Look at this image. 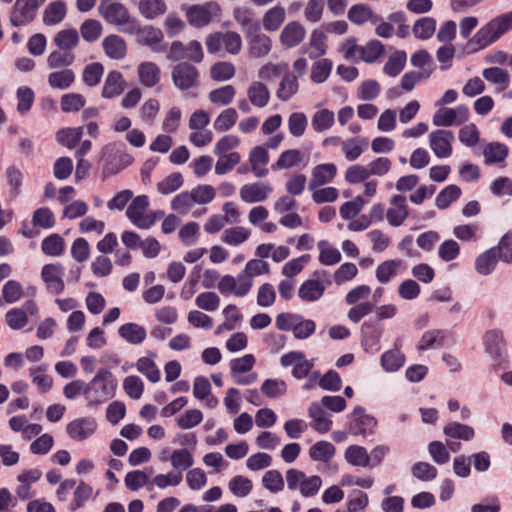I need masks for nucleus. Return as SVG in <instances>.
Returning a JSON list of instances; mask_svg holds the SVG:
<instances>
[{
  "label": "nucleus",
  "mask_w": 512,
  "mask_h": 512,
  "mask_svg": "<svg viewBox=\"0 0 512 512\" xmlns=\"http://www.w3.org/2000/svg\"><path fill=\"white\" fill-rule=\"evenodd\" d=\"M512 30V11L498 15L483 25L468 41L474 50H482Z\"/></svg>",
  "instance_id": "f257e3e1"
},
{
  "label": "nucleus",
  "mask_w": 512,
  "mask_h": 512,
  "mask_svg": "<svg viewBox=\"0 0 512 512\" xmlns=\"http://www.w3.org/2000/svg\"><path fill=\"white\" fill-rule=\"evenodd\" d=\"M118 381L108 368H99L94 377L87 382L88 408L106 403L116 395Z\"/></svg>",
  "instance_id": "f03ea898"
},
{
  "label": "nucleus",
  "mask_w": 512,
  "mask_h": 512,
  "mask_svg": "<svg viewBox=\"0 0 512 512\" xmlns=\"http://www.w3.org/2000/svg\"><path fill=\"white\" fill-rule=\"evenodd\" d=\"M332 283L326 270H315L312 278L305 280L298 289V296L304 302H316L322 298Z\"/></svg>",
  "instance_id": "7ed1b4c3"
},
{
  "label": "nucleus",
  "mask_w": 512,
  "mask_h": 512,
  "mask_svg": "<svg viewBox=\"0 0 512 512\" xmlns=\"http://www.w3.org/2000/svg\"><path fill=\"white\" fill-rule=\"evenodd\" d=\"M199 71L189 62H180L172 67V82L180 91H190L199 86Z\"/></svg>",
  "instance_id": "20e7f679"
},
{
  "label": "nucleus",
  "mask_w": 512,
  "mask_h": 512,
  "mask_svg": "<svg viewBox=\"0 0 512 512\" xmlns=\"http://www.w3.org/2000/svg\"><path fill=\"white\" fill-rule=\"evenodd\" d=\"M469 115V108L461 104L454 108L438 109L432 117V122L438 127L459 126L468 121Z\"/></svg>",
  "instance_id": "39448f33"
},
{
  "label": "nucleus",
  "mask_w": 512,
  "mask_h": 512,
  "mask_svg": "<svg viewBox=\"0 0 512 512\" xmlns=\"http://www.w3.org/2000/svg\"><path fill=\"white\" fill-rule=\"evenodd\" d=\"M98 13L107 23L116 26H124L129 21L127 7L118 0H101Z\"/></svg>",
  "instance_id": "423d86ee"
},
{
  "label": "nucleus",
  "mask_w": 512,
  "mask_h": 512,
  "mask_svg": "<svg viewBox=\"0 0 512 512\" xmlns=\"http://www.w3.org/2000/svg\"><path fill=\"white\" fill-rule=\"evenodd\" d=\"M350 419L348 423V431L350 434L358 436H367L374 433L377 426V420L366 413L363 407L357 406L353 412L348 415Z\"/></svg>",
  "instance_id": "0eeeda50"
},
{
  "label": "nucleus",
  "mask_w": 512,
  "mask_h": 512,
  "mask_svg": "<svg viewBox=\"0 0 512 512\" xmlns=\"http://www.w3.org/2000/svg\"><path fill=\"white\" fill-rule=\"evenodd\" d=\"M37 11V0H16L10 13V23L13 27L28 25L35 19Z\"/></svg>",
  "instance_id": "6e6552de"
},
{
  "label": "nucleus",
  "mask_w": 512,
  "mask_h": 512,
  "mask_svg": "<svg viewBox=\"0 0 512 512\" xmlns=\"http://www.w3.org/2000/svg\"><path fill=\"white\" fill-rule=\"evenodd\" d=\"M383 334V328L376 320H367L361 326V345L363 349L370 354L377 353L380 346V339Z\"/></svg>",
  "instance_id": "1a4fd4ad"
},
{
  "label": "nucleus",
  "mask_w": 512,
  "mask_h": 512,
  "mask_svg": "<svg viewBox=\"0 0 512 512\" xmlns=\"http://www.w3.org/2000/svg\"><path fill=\"white\" fill-rule=\"evenodd\" d=\"M454 133L450 130L439 129L429 134V146L437 158H448L452 155Z\"/></svg>",
  "instance_id": "9d476101"
},
{
  "label": "nucleus",
  "mask_w": 512,
  "mask_h": 512,
  "mask_svg": "<svg viewBox=\"0 0 512 512\" xmlns=\"http://www.w3.org/2000/svg\"><path fill=\"white\" fill-rule=\"evenodd\" d=\"M105 164L103 171L107 175H114L131 165L133 157L121 149L106 146L104 149Z\"/></svg>",
  "instance_id": "9b49d317"
},
{
  "label": "nucleus",
  "mask_w": 512,
  "mask_h": 512,
  "mask_svg": "<svg viewBox=\"0 0 512 512\" xmlns=\"http://www.w3.org/2000/svg\"><path fill=\"white\" fill-rule=\"evenodd\" d=\"M64 271L65 268L60 263L46 264L42 267L41 278L52 294H61L64 291Z\"/></svg>",
  "instance_id": "f8f14e48"
},
{
  "label": "nucleus",
  "mask_w": 512,
  "mask_h": 512,
  "mask_svg": "<svg viewBox=\"0 0 512 512\" xmlns=\"http://www.w3.org/2000/svg\"><path fill=\"white\" fill-rule=\"evenodd\" d=\"M220 12V7L215 2H207L203 5H194L187 11V19L192 26L201 28L209 24L214 15Z\"/></svg>",
  "instance_id": "ddd939ff"
},
{
  "label": "nucleus",
  "mask_w": 512,
  "mask_h": 512,
  "mask_svg": "<svg viewBox=\"0 0 512 512\" xmlns=\"http://www.w3.org/2000/svg\"><path fill=\"white\" fill-rule=\"evenodd\" d=\"M273 187L267 182H253L245 184L240 188V199L248 204L266 201L271 193Z\"/></svg>",
  "instance_id": "4468645a"
},
{
  "label": "nucleus",
  "mask_w": 512,
  "mask_h": 512,
  "mask_svg": "<svg viewBox=\"0 0 512 512\" xmlns=\"http://www.w3.org/2000/svg\"><path fill=\"white\" fill-rule=\"evenodd\" d=\"M97 429V422L92 417H80L66 426L68 436L75 441H83L91 437Z\"/></svg>",
  "instance_id": "2eb2a0df"
},
{
  "label": "nucleus",
  "mask_w": 512,
  "mask_h": 512,
  "mask_svg": "<svg viewBox=\"0 0 512 512\" xmlns=\"http://www.w3.org/2000/svg\"><path fill=\"white\" fill-rule=\"evenodd\" d=\"M217 288L222 295L232 293L237 297H244L250 292V283L240 273L236 277L224 275L220 278Z\"/></svg>",
  "instance_id": "dca6fc26"
},
{
  "label": "nucleus",
  "mask_w": 512,
  "mask_h": 512,
  "mask_svg": "<svg viewBox=\"0 0 512 512\" xmlns=\"http://www.w3.org/2000/svg\"><path fill=\"white\" fill-rule=\"evenodd\" d=\"M149 205L150 201L147 195H139L132 199L126 210V216L135 227L144 228Z\"/></svg>",
  "instance_id": "f3484780"
},
{
  "label": "nucleus",
  "mask_w": 512,
  "mask_h": 512,
  "mask_svg": "<svg viewBox=\"0 0 512 512\" xmlns=\"http://www.w3.org/2000/svg\"><path fill=\"white\" fill-rule=\"evenodd\" d=\"M305 36L306 30L304 26L297 21H292L284 26L279 40L284 48L291 49L298 46L305 39Z\"/></svg>",
  "instance_id": "a211bd4d"
},
{
  "label": "nucleus",
  "mask_w": 512,
  "mask_h": 512,
  "mask_svg": "<svg viewBox=\"0 0 512 512\" xmlns=\"http://www.w3.org/2000/svg\"><path fill=\"white\" fill-rule=\"evenodd\" d=\"M483 344L486 353L489 354L494 361L500 362L505 350L503 332L499 329L488 330L483 336Z\"/></svg>",
  "instance_id": "6ab92c4d"
},
{
  "label": "nucleus",
  "mask_w": 512,
  "mask_h": 512,
  "mask_svg": "<svg viewBox=\"0 0 512 512\" xmlns=\"http://www.w3.org/2000/svg\"><path fill=\"white\" fill-rule=\"evenodd\" d=\"M337 174V166L334 163H323L316 165L311 172L309 190H315L333 181Z\"/></svg>",
  "instance_id": "aec40b11"
},
{
  "label": "nucleus",
  "mask_w": 512,
  "mask_h": 512,
  "mask_svg": "<svg viewBox=\"0 0 512 512\" xmlns=\"http://www.w3.org/2000/svg\"><path fill=\"white\" fill-rule=\"evenodd\" d=\"M390 205L391 207L386 212L387 221L392 227H399L408 217L406 197L394 195L390 200Z\"/></svg>",
  "instance_id": "412c9836"
},
{
  "label": "nucleus",
  "mask_w": 512,
  "mask_h": 512,
  "mask_svg": "<svg viewBox=\"0 0 512 512\" xmlns=\"http://www.w3.org/2000/svg\"><path fill=\"white\" fill-rule=\"evenodd\" d=\"M249 44V53L252 57L263 58L267 56L272 49L271 38L262 33L261 29H257V32H252L247 35Z\"/></svg>",
  "instance_id": "4be33fe9"
},
{
  "label": "nucleus",
  "mask_w": 512,
  "mask_h": 512,
  "mask_svg": "<svg viewBox=\"0 0 512 512\" xmlns=\"http://www.w3.org/2000/svg\"><path fill=\"white\" fill-rule=\"evenodd\" d=\"M163 33L160 29L153 26H144L137 42L141 45L148 46L154 52H164L166 50V44L163 43Z\"/></svg>",
  "instance_id": "5701e85b"
},
{
  "label": "nucleus",
  "mask_w": 512,
  "mask_h": 512,
  "mask_svg": "<svg viewBox=\"0 0 512 512\" xmlns=\"http://www.w3.org/2000/svg\"><path fill=\"white\" fill-rule=\"evenodd\" d=\"M270 156L267 149L263 146H255L249 153V163L251 171L257 178H264L268 175V168L266 167L269 163Z\"/></svg>",
  "instance_id": "b1692460"
},
{
  "label": "nucleus",
  "mask_w": 512,
  "mask_h": 512,
  "mask_svg": "<svg viewBox=\"0 0 512 512\" xmlns=\"http://www.w3.org/2000/svg\"><path fill=\"white\" fill-rule=\"evenodd\" d=\"M106 56L113 60H122L127 54L126 41L117 34L106 36L102 41Z\"/></svg>",
  "instance_id": "393cba45"
},
{
  "label": "nucleus",
  "mask_w": 512,
  "mask_h": 512,
  "mask_svg": "<svg viewBox=\"0 0 512 512\" xmlns=\"http://www.w3.org/2000/svg\"><path fill=\"white\" fill-rule=\"evenodd\" d=\"M347 18L358 26L367 22L376 23L379 20V17L374 14L372 8L365 3L352 5L347 12Z\"/></svg>",
  "instance_id": "a878e982"
},
{
  "label": "nucleus",
  "mask_w": 512,
  "mask_h": 512,
  "mask_svg": "<svg viewBox=\"0 0 512 512\" xmlns=\"http://www.w3.org/2000/svg\"><path fill=\"white\" fill-rule=\"evenodd\" d=\"M125 85V80L123 79V76L119 71H110L107 74L106 79L104 81L101 95L103 98L106 99H111L116 96H119L124 91Z\"/></svg>",
  "instance_id": "bb28decb"
},
{
  "label": "nucleus",
  "mask_w": 512,
  "mask_h": 512,
  "mask_svg": "<svg viewBox=\"0 0 512 512\" xmlns=\"http://www.w3.org/2000/svg\"><path fill=\"white\" fill-rule=\"evenodd\" d=\"M137 73L140 83L148 88L154 87L161 76L160 68L154 62H142L137 67Z\"/></svg>",
  "instance_id": "cd10ccee"
},
{
  "label": "nucleus",
  "mask_w": 512,
  "mask_h": 512,
  "mask_svg": "<svg viewBox=\"0 0 512 512\" xmlns=\"http://www.w3.org/2000/svg\"><path fill=\"white\" fill-rule=\"evenodd\" d=\"M79 43V32L75 28H67L58 31L54 38L53 44L57 49L72 52Z\"/></svg>",
  "instance_id": "c85d7f7f"
},
{
  "label": "nucleus",
  "mask_w": 512,
  "mask_h": 512,
  "mask_svg": "<svg viewBox=\"0 0 512 512\" xmlns=\"http://www.w3.org/2000/svg\"><path fill=\"white\" fill-rule=\"evenodd\" d=\"M233 16L236 22L241 26L245 33V37L252 32H257V29H261L259 20L253 19V13L249 8L238 7L233 11Z\"/></svg>",
  "instance_id": "c756f323"
},
{
  "label": "nucleus",
  "mask_w": 512,
  "mask_h": 512,
  "mask_svg": "<svg viewBox=\"0 0 512 512\" xmlns=\"http://www.w3.org/2000/svg\"><path fill=\"white\" fill-rule=\"evenodd\" d=\"M444 435L449 439L471 441L475 437L473 427L457 421L447 423L443 427Z\"/></svg>",
  "instance_id": "7c9ffc66"
},
{
  "label": "nucleus",
  "mask_w": 512,
  "mask_h": 512,
  "mask_svg": "<svg viewBox=\"0 0 512 512\" xmlns=\"http://www.w3.org/2000/svg\"><path fill=\"white\" fill-rule=\"evenodd\" d=\"M247 96L251 104L258 108L265 107L270 100L268 87L261 81H254L247 90Z\"/></svg>",
  "instance_id": "2f4dec72"
},
{
  "label": "nucleus",
  "mask_w": 512,
  "mask_h": 512,
  "mask_svg": "<svg viewBox=\"0 0 512 512\" xmlns=\"http://www.w3.org/2000/svg\"><path fill=\"white\" fill-rule=\"evenodd\" d=\"M152 469L149 472L144 470H133L126 474L124 482L131 491H137L142 487H147L149 491L153 490V483L149 481Z\"/></svg>",
  "instance_id": "473e14b6"
},
{
  "label": "nucleus",
  "mask_w": 512,
  "mask_h": 512,
  "mask_svg": "<svg viewBox=\"0 0 512 512\" xmlns=\"http://www.w3.org/2000/svg\"><path fill=\"white\" fill-rule=\"evenodd\" d=\"M48 364L42 363L38 366H32L29 368V375L42 393H46L51 390L53 386V378L47 375Z\"/></svg>",
  "instance_id": "72a5a7b5"
},
{
  "label": "nucleus",
  "mask_w": 512,
  "mask_h": 512,
  "mask_svg": "<svg viewBox=\"0 0 512 512\" xmlns=\"http://www.w3.org/2000/svg\"><path fill=\"white\" fill-rule=\"evenodd\" d=\"M405 355L399 348H394L384 352L381 356V367L388 373H394L400 370L405 364Z\"/></svg>",
  "instance_id": "f704fd0d"
},
{
  "label": "nucleus",
  "mask_w": 512,
  "mask_h": 512,
  "mask_svg": "<svg viewBox=\"0 0 512 512\" xmlns=\"http://www.w3.org/2000/svg\"><path fill=\"white\" fill-rule=\"evenodd\" d=\"M67 7L63 1H53L43 12V23L47 26H54L62 22L66 17Z\"/></svg>",
  "instance_id": "c9c22d12"
},
{
  "label": "nucleus",
  "mask_w": 512,
  "mask_h": 512,
  "mask_svg": "<svg viewBox=\"0 0 512 512\" xmlns=\"http://www.w3.org/2000/svg\"><path fill=\"white\" fill-rule=\"evenodd\" d=\"M309 416L314 420L313 428L321 433H327L332 426V421L327 416L321 404L317 402L311 403L308 409Z\"/></svg>",
  "instance_id": "e433bc0d"
},
{
  "label": "nucleus",
  "mask_w": 512,
  "mask_h": 512,
  "mask_svg": "<svg viewBox=\"0 0 512 512\" xmlns=\"http://www.w3.org/2000/svg\"><path fill=\"white\" fill-rule=\"evenodd\" d=\"M500 259L495 254V249H488L475 259V270L482 276L490 275L496 268Z\"/></svg>",
  "instance_id": "4c0bfd02"
},
{
  "label": "nucleus",
  "mask_w": 512,
  "mask_h": 512,
  "mask_svg": "<svg viewBox=\"0 0 512 512\" xmlns=\"http://www.w3.org/2000/svg\"><path fill=\"white\" fill-rule=\"evenodd\" d=\"M286 18L285 9L282 6H274L268 9L262 18L263 28L269 32L277 31Z\"/></svg>",
  "instance_id": "58836bf2"
},
{
  "label": "nucleus",
  "mask_w": 512,
  "mask_h": 512,
  "mask_svg": "<svg viewBox=\"0 0 512 512\" xmlns=\"http://www.w3.org/2000/svg\"><path fill=\"white\" fill-rule=\"evenodd\" d=\"M118 333L121 338L133 345H139L145 340L147 333L143 326L136 323H126L119 327Z\"/></svg>",
  "instance_id": "ea45409f"
},
{
  "label": "nucleus",
  "mask_w": 512,
  "mask_h": 512,
  "mask_svg": "<svg viewBox=\"0 0 512 512\" xmlns=\"http://www.w3.org/2000/svg\"><path fill=\"white\" fill-rule=\"evenodd\" d=\"M345 460L352 466L369 467L370 455L367 449L360 445H350L346 448L344 454Z\"/></svg>",
  "instance_id": "a19ab883"
},
{
  "label": "nucleus",
  "mask_w": 512,
  "mask_h": 512,
  "mask_svg": "<svg viewBox=\"0 0 512 512\" xmlns=\"http://www.w3.org/2000/svg\"><path fill=\"white\" fill-rule=\"evenodd\" d=\"M299 90V82L296 75L286 73L279 83L276 96L283 102L289 101Z\"/></svg>",
  "instance_id": "79ce46f5"
},
{
  "label": "nucleus",
  "mask_w": 512,
  "mask_h": 512,
  "mask_svg": "<svg viewBox=\"0 0 512 512\" xmlns=\"http://www.w3.org/2000/svg\"><path fill=\"white\" fill-rule=\"evenodd\" d=\"M368 146L366 138H349L342 142V152L346 160L352 162L357 160Z\"/></svg>",
  "instance_id": "37998d69"
},
{
  "label": "nucleus",
  "mask_w": 512,
  "mask_h": 512,
  "mask_svg": "<svg viewBox=\"0 0 512 512\" xmlns=\"http://www.w3.org/2000/svg\"><path fill=\"white\" fill-rule=\"evenodd\" d=\"M83 131H84L83 126L73 127V128L72 127L62 128V129L58 130L56 133V141L60 145L66 147L68 149H72L81 140V138L83 136Z\"/></svg>",
  "instance_id": "c03bdc74"
},
{
  "label": "nucleus",
  "mask_w": 512,
  "mask_h": 512,
  "mask_svg": "<svg viewBox=\"0 0 512 512\" xmlns=\"http://www.w3.org/2000/svg\"><path fill=\"white\" fill-rule=\"evenodd\" d=\"M402 264L403 261L400 259H390L380 263L375 271L377 281L388 284L397 275V270Z\"/></svg>",
  "instance_id": "a18cd8bd"
},
{
  "label": "nucleus",
  "mask_w": 512,
  "mask_h": 512,
  "mask_svg": "<svg viewBox=\"0 0 512 512\" xmlns=\"http://www.w3.org/2000/svg\"><path fill=\"white\" fill-rule=\"evenodd\" d=\"M139 13L147 20H153L166 13L167 6L164 0H140Z\"/></svg>",
  "instance_id": "49530a36"
},
{
  "label": "nucleus",
  "mask_w": 512,
  "mask_h": 512,
  "mask_svg": "<svg viewBox=\"0 0 512 512\" xmlns=\"http://www.w3.org/2000/svg\"><path fill=\"white\" fill-rule=\"evenodd\" d=\"M319 249V262L325 266L338 264L341 259L340 251L333 247L327 240H320L317 244Z\"/></svg>",
  "instance_id": "de8ad7c7"
},
{
  "label": "nucleus",
  "mask_w": 512,
  "mask_h": 512,
  "mask_svg": "<svg viewBox=\"0 0 512 512\" xmlns=\"http://www.w3.org/2000/svg\"><path fill=\"white\" fill-rule=\"evenodd\" d=\"M462 195L459 186L451 184L443 188L435 199V205L440 210L447 209L453 202L457 201Z\"/></svg>",
  "instance_id": "09e8293b"
},
{
  "label": "nucleus",
  "mask_w": 512,
  "mask_h": 512,
  "mask_svg": "<svg viewBox=\"0 0 512 512\" xmlns=\"http://www.w3.org/2000/svg\"><path fill=\"white\" fill-rule=\"evenodd\" d=\"M42 252L50 257H59L65 250V240L57 233L44 238L41 243Z\"/></svg>",
  "instance_id": "8fccbe9b"
},
{
  "label": "nucleus",
  "mask_w": 512,
  "mask_h": 512,
  "mask_svg": "<svg viewBox=\"0 0 512 512\" xmlns=\"http://www.w3.org/2000/svg\"><path fill=\"white\" fill-rule=\"evenodd\" d=\"M270 265L268 262L261 259H251L249 260L245 268L240 272L241 276L245 277V280L249 281L250 289L253 286V278L255 276L263 275L269 273Z\"/></svg>",
  "instance_id": "3c124183"
},
{
  "label": "nucleus",
  "mask_w": 512,
  "mask_h": 512,
  "mask_svg": "<svg viewBox=\"0 0 512 512\" xmlns=\"http://www.w3.org/2000/svg\"><path fill=\"white\" fill-rule=\"evenodd\" d=\"M335 454V447L328 441H318L309 449V456L313 461L329 462Z\"/></svg>",
  "instance_id": "603ef678"
},
{
  "label": "nucleus",
  "mask_w": 512,
  "mask_h": 512,
  "mask_svg": "<svg viewBox=\"0 0 512 512\" xmlns=\"http://www.w3.org/2000/svg\"><path fill=\"white\" fill-rule=\"evenodd\" d=\"M406 61V52L403 50H398L389 56L383 67V72L390 77H396L404 69Z\"/></svg>",
  "instance_id": "864d4df0"
},
{
  "label": "nucleus",
  "mask_w": 512,
  "mask_h": 512,
  "mask_svg": "<svg viewBox=\"0 0 512 512\" xmlns=\"http://www.w3.org/2000/svg\"><path fill=\"white\" fill-rule=\"evenodd\" d=\"M75 81V73L71 69H62L49 74L48 83L54 89L66 90Z\"/></svg>",
  "instance_id": "5fc2aeb1"
},
{
  "label": "nucleus",
  "mask_w": 512,
  "mask_h": 512,
  "mask_svg": "<svg viewBox=\"0 0 512 512\" xmlns=\"http://www.w3.org/2000/svg\"><path fill=\"white\" fill-rule=\"evenodd\" d=\"M436 30V20L432 17H422L415 21L412 33L417 39L427 40L433 36Z\"/></svg>",
  "instance_id": "6e6d98bb"
},
{
  "label": "nucleus",
  "mask_w": 512,
  "mask_h": 512,
  "mask_svg": "<svg viewBox=\"0 0 512 512\" xmlns=\"http://www.w3.org/2000/svg\"><path fill=\"white\" fill-rule=\"evenodd\" d=\"M308 56L311 59H317L326 54V35L324 32L315 29L312 31L309 39Z\"/></svg>",
  "instance_id": "4d7b16f0"
},
{
  "label": "nucleus",
  "mask_w": 512,
  "mask_h": 512,
  "mask_svg": "<svg viewBox=\"0 0 512 512\" xmlns=\"http://www.w3.org/2000/svg\"><path fill=\"white\" fill-rule=\"evenodd\" d=\"M483 78L495 85H500V90L508 87L510 82V75L506 69L500 67H489L482 71Z\"/></svg>",
  "instance_id": "13d9d810"
},
{
  "label": "nucleus",
  "mask_w": 512,
  "mask_h": 512,
  "mask_svg": "<svg viewBox=\"0 0 512 512\" xmlns=\"http://www.w3.org/2000/svg\"><path fill=\"white\" fill-rule=\"evenodd\" d=\"M483 155L487 164L503 162L508 155V148L505 144L491 142L485 146Z\"/></svg>",
  "instance_id": "bf43d9fd"
},
{
  "label": "nucleus",
  "mask_w": 512,
  "mask_h": 512,
  "mask_svg": "<svg viewBox=\"0 0 512 512\" xmlns=\"http://www.w3.org/2000/svg\"><path fill=\"white\" fill-rule=\"evenodd\" d=\"M333 62L330 59H320L313 63L311 68V81L320 84L325 82L331 74Z\"/></svg>",
  "instance_id": "052dcab7"
},
{
  "label": "nucleus",
  "mask_w": 512,
  "mask_h": 512,
  "mask_svg": "<svg viewBox=\"0 0 512 512\" xmlns=\"http://www.w3.org/2000/svg\"><path fill=\"white\" fill-rule=\"evenodd\" d=\"M228 488L234 496L244 498L251 493L253 483L246 476L236 475L230 479Z\"/></svg>",
  "instance_id": "680f3d73"
},
{
  "label": "nucleus",
  "mask_w": 512,
  "mask_h": 512,
  "mask_svg": "<svg viewBox=\"0 0 512 512\" xmlns=\"http://www.w3.org/2000/svg\"><path fill=\"white\" fill-rule=\"evenodd\" d=\"M193 201L198 205H207L216 197V189L209 184H199L190 190Z\"/></svg>",
  "instance_id": "e2e57ef3"
},
{
  "label": "nucleus",
  "mask_w": 512,
  "mask_h": 512,
  "mask_svg": "<svg viewBox=\"0 0 512 512\" xmlns=\"http://www.w3.org/2000/svg\"><path fill=\"white\" fill-rule=\"evenodd\" d=\"M136 368L152 383H157L161 378L160 370L154 360L149 357H141L137 360Z\"/></svg>",
  "instance_id": "0e129e2a"
},
{
  "label": "nucleus",
  "mask_w": 512,
  "mask_h": 512,
  "mask_svg": "<svg viewBox=\"0 0 512 512\" xmlns=\"http://www.w3.org/2000/svg\"><path fill=\"white\" fill-rule=\"evenodd\" d=\"M102 32V24L95 19H87L80 25L81 36L88 43L97 41L102 35Z\"/></svg>",
  "instance_id": "69168bd1"
},
{
  "label": "nucleus",
  "mask_w": 512,
  "mask_h": 512,
  "mask_svg": "<svg viewBox=\"0 0 512 512\" xmlns=\"http://www.w3.org/2000/svg\"><path fill=\"white\" fill-rule=\"evenodd\" d=\"M335 121L334 113L328 109L316 111L311 120V126L316 132H324L332 127Z\"/></svg>",
  "instance_id": "338daca9"
},
{
  "label": "nucleus",
  "mask_w": 512,
  "mask_h": 512,
  "mask_svg": "<svg viewBox=\"0 0 512 512\" xmlns=\"http://www.w3.org/2000/svg\"><path fill=\"white\" fill-rule=\"evenodd\" d=\"M495 249V254L500 261L505 263H512V231L505 233L497 246L492 247Z\"/></svg>",
  "instance_id": "774afa93"
}]
</instances>
